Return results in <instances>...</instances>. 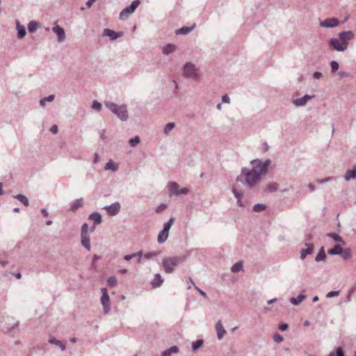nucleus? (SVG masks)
I'll return each mask as SVG.
<instances>
[{
    "label": "nucleus",
    "instance_id": "0e129e2a",
    "mask_svg": "<svg viewBox=\"0 0 356 356\" xmlns=\"http://www.w3.org/2000/svg\"><path fill=\"white\" fill-rule=\"evenodd\" d=\"M195 289L204 298H207V295L204 291H202V289L197 286L195 287Z\"/></svg>",
    "mask_w": 356,
    "mask_h": 356
},
{
    "label": "nucleus",
    "instance_id": "6e6552de",
    "mask_svg": "<svg viewBox=\"0 0 356 356\" xmlns=\"http://www.w3.org/2000/svg\"><path fill=\"white\" fill-rule=\"evenodd\" d=\"M339 40L348 47V42L354 38V33L352 31H342L339 33Z\"/></svg>",
    "mask_w": 356,
    "mask_h": 356
},
{
    "label": "nucleus",
    "instance_id": "a878e982",
    "mask_svg": "<svg viewBox=\"0 0 356 356\" xmlns=\"http://www.w3.org/2000/svg\"><path fill=\"white\" fill-rule=\"evenodd\" d=\"M161 253L159 250L156 251H152V252H143V258L147 259V260H151L153 259L154 257L160 255Z\"/></svg>",
    "mask_w": 356,
    "mask_h": 356
},
{
    "label": "nucleus",
    "instance_id": "bb28decb",
    "mask_svg": "<svg viewBox=\"0 0 356 356\" xmlns=\"http://www.w3.org/2000/svg\"><path fill=\"white\" fill-rule=\"evenodd\" d=\"M168 233L169 232H168L166 229H163L158 235V243H163L165 241H166L168 237Z\"/></svg>",
    "mask_w": 356,
    "mask_h": 356
},
{
    "label": "nucleus",
    "instance_id": "7c9ffc66",
    "mask_svg": "<svg viewBox=\"0 0 356 356\" xmlns=\"http://www.w3.org/2000/svg\"><path fill=\"white\" fill-rule=\"evenodd\" d=\"M342 257L343 260H348L353 257L351 250L350 248H341V253L339 254Z\"/></svg>",
    "mask_w": 356,
    "mask_h": 356
},
{
    "label": "nucleus",
    "instance_id": "c03bdc74",
    "mask_svg": "<svg viewBox=\"0 0 356 356\" xmlns=\"http://www.w3.org/2000/svg\"><path fill=\"white\" fill-rule=\"evenodd\" d=\"M203 344V341L201 339L197 340L192 345V350L193 352H196L199 348H200Z\"/></svg>",
    "mask_w": 356,
    "mask_h": 356
},
{
    "label": "nucleus",
    "instance_id": "5fc2aeb1",
    "mask_svg": "<svg viewBox=\"0 0 356 356\" xmlns=\"http://www.w3.org/2000/svg\"><path fill=\"white\" fill-rule=\"evenodd\" d=\"M330 67L332 72H336L337 70H339V65L337 61L332 60L330 63Z\"/></svg>",
    "mask_w": 356,
    "mask_h": 356
},
{
    "label": "nucleus",
    "instance_id": "0eeeda50",
    "mask_svg": "<svg viewBox=\"0 0 356 356\" xmlns=\"http://www.w3.org/2000/svg\"><path fill=\"white\" fill-rule=\"evenodd\" d=\"M184 75L187 78L197 79L195 66L191 63H187L184 67Z\"/></svg>",
    "mask_w": 356,
    "mask_h": 356
},
{
    "label": "nucleus",
    "instance_id": "ea45409f",
    "mask_svg": "<svg viewBox=\"0 0 356 356\" xmlns=\"http://www.w3.org/2000/svg\"><path fill=\"white\" fill-rule=\"evenodd\" d=\"M55 98V96L54 95H49L47 97H45L40 100V104L41 106H44L46 102H53Z\"/></svg>",
    "mask_w": 356,
    "mask_h": 356
},
{
    "label": "nucleus",
    "instance_id": "72a5a7b5",
    "mask_svg": "<svg viewBox=\"0 0 356 356\" xmlns=\"http://www.w3.org/2000/svg\"><path fill=\"white\" fill-rule=\"evenodd\" d=\"M342 247L337 244L333 248L329 249L327 253L331 255H339L341 253Z\"/></svg>",
    "mask_w": 356,
    "mask_h": 356
},
{
    "label": "nucleus",
    "instance_id": "79ce46f5",
    "mask_svg": "<svg viewBox=\"0 0 356 356\" xmlns=\"http://www.w3.org/2000/svg\"><path fill=\"white\" fill-rule=\"evenodd\" d=\"M278 189V184L276 183H271L266 186V190L270 193L275 192Z\"/></svg>",
    "mask_w": 356,
    "mask_h": 356
},
{
    "label": "nucleus",
    "instance_id": "1a4fd4ad",
    "mask_svg": "<svg viewBox=\"0 0 356 356\" xmlns=\"http://www.w3.org/2000/svg\"><path fill=\"white\" fill-rule=\"evenodd\" d=\"M330 45L337 51H344L348 49L347 45L343 44L339 38H333L330 40Z\"/></svg>",
    "mask_w": 356,
    "mask_h": 356
},
{
    "label": "nucleus",
    "instance_id": "3c124183",
    "mask_svg": "<svg viewBox=\"0 0 356 356\" xmlns=\"http://www.w3.org/2000/svg\"><path fill=\"white\" fill-rule=\"evenodd\" d=\"M102 104L98 102L97 101H94L92 106H91V108L94 110H97L98 111H99L101 109H102Z\"/></svg>",
    "mask_w": 356,
    "mask_h": 356
},
{
    "label": "nucleus",
    "instance_id": "e433bc0d",
    "mask_svg": "<svg viewBox=\"0 0 356 356\" xmlns=\"http://www.w3.org/2000/svg\"><path fill=\"white\" fill-rule=\"evenodd\" d=\"M175 127V122H168V124H165V126L163 129V133L166 136H168Z\"/></svg>",
    "mask_w": 356,
    "mask_h": 356
},
{
    "label": "nucleus",
    "instance_id": "e2e57ef3",
    "mask_svg": "<svg viewBox=\"0 0 356 356\" xmlns=\"http://www.w3.org/2000/svg\"><path fill=\"white\" fill-rule=\"evenodd\" d=\"M230 99L229 97L225 95L222 97V103H229Z\"/></svg>",
    "mask_w": 356,
    "mask_h": 356
},
{
    "label": "nucleus",
    "instance_id": "39448f33",
    "mask_svg": "<svg viewBox=\"0 0 356 356\" xmlns=\"http://www.w3.org/2000/svg\"><path fill=\"white\" fill-rule=\"evenodd\" d=\"M140 1L139 0H134L129 6L124 8L120 13L119 18L120 20H126L129 16L134 13L136 9L140 5Z\"/></svg>",
    "mask_w": 356,
    "mask_h": 356
},
{
    "label": "nucleus",
    "instance_id": "f257e3e1",
    "mask_svg": "<svg viewBox=\"0 0 356 356\" xmlns=\"http://www.w3.org/2000/svg\"><path fill=\"white\" fill-rule=\"evenodd\" d=\"M261 176L256 172L246 167L241 168V174L236 177V181L252 189L260 181Z\"/></svg>",
    "mask_w": 356,
    "mask_h": 356
},
{
    "label": "nucleus",
    "instance_id": "603ef678",
    "mask_svg": "<svg viewBox=\"0 0 356 356\" xmlns=\"http://www.w3.org/2000/svg\"><path fill=\"white\" fill-rule=\"evenodd\" d=\"M88 224L87 223L83 224V225L81 226V236L88 235Z\"/></svg>",
    "mask_w": 356,
    "mask_h": 356
},
{
    "label": "nucleus",
    "instance_id": "052dcab7",
    "mask_svg": "<svg viewBox=\"0 0 356 356\" xmlns=\"http://www.w3.org/2000/svg\"><path fill=\"white\" fill-rule=\"evenodd\" d=\"M289 327V325L287 323H282L279 325V329L282 331H286Z\"/></svg>",
    "mask_w": 356,
    "mask_h": 356
},
{
    "label": "nucleus",
    "instance_id": "7ed1b4c3",
    "mask_svg": "<svg viewBox=\"0 0 356 356\" xmlns=\"http://www.w3.org/2000/svg\"><path fill=\"white\" fill-rule=\"evenodd\" d=\"M105 106L115 114L120 120L126 121L129 118L127 106L124 104L118 105L112 102H106Z\"/></svg>",
    "mask_w": 356,
    "mask_h": 356
},
{
    "label": "nucleus",
    "instance_id": "6ab92c4d",
    "mask_svg": "<svg viewBox=\"0 0 356 356\" xmlns=\"http://www.w3.org/2000/svg\"><path fill=\"white\" fill-rule=\"evenodd\" d=\"M83 206V199L79 198L75 200L71 204L70 211L72 212H75L79 208H81Z\"/></svg>",
    "mask_w": 356,
    "mask_h": 356
},
{
    "label": "nucleus",
    "instance_id": "ddd939ff",
    "mask_svg": "<svg viewBox=\"0 0 356 356\" xmlns=\"http://www.w3.org/2000/svg\"><path fill=\"white\" fill-rule=\"evenodd\" d=\"M102 35L108 37V38H110L111 40H113L118 38L122 37L123 35V33L122 32H115L113 30H111L108 29H105L103 31Z\"/></svg>",
    "mask_w": 356,
    "mask_h": 356
},
{
    "label": "nucleus",
    "instance_id": "49530a36",
    "mask_svg": "<svg viewBox=\"0 0 356 356\" xmlns=\"http://www.w3.org/2000/svg\"><path fill=\"white\" fill-rule=\"evenodd\" d=\"M133 254V257L134 258H138V264H142L143 261H142V257H143V252L142 250H140L138 252H134L132 253Z\"/></svg>",
    "mask_w": 356,
    "mask_h": 356
},
{
    "label": "nucleus",
    "instance_id": "412c9836",
    "mask_svg": "<svg viewBox=\"0 0 356 356\" xmlns=\"http://www.w3.org/2000/svg\"><path fill=\"white\" fill-rule=\"evenodd\" d=\"M356 179V166L354 165L352 169L348 170L344 175V179L346 181L350 179Z\"/></svg>",
    "mask_w": 356,
    "mask_h": 356
},
{
    "label": "nucleus",
    "instance_id": "2f4dec72",
    "mask_svg": "<svg viewBox=\"0 0 356 356\" xmlns=\"http://www.w3.org/2000/svg\"><path fill=\"white\" fill-rule=\"evenodd\" d=\"M40 27V24L38 22L35 21H31L28 24V30L30 33H33L36 31V30Z\"/></svg>",
    "mask_w": 356,
    "mask_h": 356
},
{
    "label": "nucleus",
    "instance_id": "13d9d810",
    "mask_svg": "<svg viewBox=\"0 0 356 356\" xmlns=\"http://www.w3.org/2000/svg\"><path fill=\"white\" fill-rule=\"evenodd\" d=\"M323 77V74L320 72H314L313 74V78L315 79H321Z\"/></svg>",
    "mask_w": 356,
    "mask_h": 356
},
{
    "label": "nucleus",
    "instance_id": "4c0bfd02",
    "mask_svg": "<svg viewBox=\"0 0 356 356\" xmlns=\"http://www.w3.org/2000/svg\"><path fill=\"white\" fill-rule=\"evenodd\" d=\"M325 259H326V254L324 252L323 247H322L320 249L318 253L317 254V255H316V257L315 258V261H317V262H319V261H324Z\"/></svg>",
    "mask_w": 356,
    "mask_h": 356
},
{
    "label": "nucleus",
    "instance_id": "473e14b6",
    "mask_svg": "<svg viewBox=\"0 0 356 356\" xmlns=\"http://www.w3.org/2000/svg\"><path fill=\"white\" fill-rule=\"evenodd\" d=\"M13 197L20 201L25 207H28L29 205L28 198L24 195L17 194L14 195Z\"/></svg>",
    "mask_w": 356,
    "mask_h": 356
},
{
    "label": "nucleus",
    "instance_id": "423d86ee",
    "mask_svg": "<svg viewBox=\"0 0 356 356\" xmlns=\"http://www.w3.org/2000/svg\"><path fill=\"white\" fill-rule=\"evenodd\" d=\"M101 304L103 307L104 313L108 314L111 311V300L106 288L102 289Z\"/></svg>",
    "mask_w": 356,
    "mask_h": 356
},
{
    "label": "nucleus",
    "instance_id": "6e6d98bb",
    "mask_svg": "<svg viewBox=\"0 0 356 356\" xmlns=\"http://www.w3.org/2000/svg\"><path fill=\"white\" fill-rule=\"evenodd\" d=\"M339 293H340V291H330L328 292L327 294H326V297L328 298H332V297H336V296H338L339 295Z\"/></svg>",
    "mask_w": 356,
    "mask_h": 356
},
{
    "label": "nucleus",
    "instance_id": "f8f14e48",
    "mask_svg": "<svg viewBox=\"0 0 356 356\" xmlns=\"http://www.w3.org/2000/svg\"><path fill=\"white\" fill-rule=\"evenodd\" d=\"M339 24V21L336 17L327 18L320 22V26L323 28H334L338 26Z\"/></svg>",
    "mask_w": 356,
    "mask_h": 356
},
{
    "label": "nucleus",
    "instance_id": "4be33fe9",
    "mask_svg": "<svg viewBox=\"0 0 356 356\" xmlns=\"http://www.w3.org/2000/svg\"><path fill=\"white\" fill-rule=\"evenodd\" d=\"M232 193H234L235 197L237 199V204L239 207H243L244 204L241 200L242 197L243 195V193L238 191L234 186L232 188Z\"/></svg>",
    "mask_w": 356,
    "mask_h": 356
},
{
    "label": "nucleus",
    "instance_id": "680f3d73",
    "mask_svg": "<svg viewBox=\"0 0 356 356\" xmlns=\"http://www.w3.org/2000/svg\"><path fill=\"white\" fill-rule=\"evenodd\" d=\"M335 356H345L342 348L339 347L337 349Z\"/></svg>",
    "mask_w": 356,
    "mask_h": 356
},
{
    "label": "nucleus",
    "instance_id": "5701e85b",
    "mask_svg": "<svg viewBox=\"0 0 356 356\" xmlns=\"http://www.w3.org/2000/svg\"><path fill=\"white\" fill-rule=\"evenodd\" d=\"M179 353V348L177 346H173L170 348L163 351L161 356H171L172 354H177Z\"/></svg>",
    "mask_w": 356,
    "mask_h": 356
},
{
    "label": "nucleus",
    "instance_id": "cd10ccee",
    "mask_svg": "<svg viewBox=\"0 0 356 356\" xmlns=\"http://www.w3.org/2000/svg\"><path fill=\"white\" fill-rule=\"evenodd\" d=\"M179 191V185L176 182H170L169 184V194L170 195H178Z\"/></svg>",
    "mask_w": 356,
    "mask_h": 356
},
{
    "label": "nucleus",
    "instance_id": "09e8293b",
    "mask_svg": "<svg viewBox=\"0 0 356 356\" xmlns=\"http://www.w3.org/2000/svg\"><path fill=\"white\" fill-rule=\"evenodd\" d=\"M334 180H335V178L334 177H326L325 179H317L316 182L318 184H325V183H327V182H330V181H334Z\"/></svg>",
    "mask_w": 356,
    "mask_h": 356
},
{
    "label": "nucleus",
    "instance_id": "dca6fc26",
    "mask_svg": "<svg viewBox=\"0 0 356 356\" xmlns=\"http://www.w3.org/2000/svg\"><path fill=\"white\" fill-rule=\"evenodd\" d=\"M88 218L91 220H93V222H94V225L92 227V230H94L95 229V226L97 225L100 224L102 221V216L98 212H93V213H90Z\"/></svg>",
    "mask_w": 356,
    "mask_h": 356
},
{
    "label": "nucleus",
    "instance_id": "a18cd8bd",
    "mask_svg": "<svg viewBox=\"0 0 356 356\" xmlns=\"http://www.w3.org/2000/svg\"><path fill=\"white\" fill-rule=\"evenodd\" d=\"M327 236L337 242L343 243L342 238L336 233H330Z\"/></svg>",
    "mask_w": 356,
    "mask_h": 356
},
{
    "label": "nucleus",
    "instance_id": "c756f323",
    "mask_svg": "<svg viewBox=\"0 0 356 356\" xmlns=\"http://www.w3.org/2000/svg\"><path fill=\"white\" fill-rule=\"evenodd\" d=\"M176 50V46L172 44L165 45L162 49V53L168 55Z\"/></svg>",
    "mask_w": 356,
    "mask_h": 356
},
{
    "label": "nucleus",
    "instance_id": "4468645a",
    "mask_svg": "<svg viewBox=\"0 0 356 356\" xmlns=\"http://www.w3.org/2000/svg\"><path fill=\"white\" fill-rule=\"evenodd\" d=\"M52 31L57 35V40L59 42L64 41L65 39V33L62 27L56 25L52 28Z\"/></svg>",
    "mask_w": 356,
    "mask_h": 356
},
{
    "label": "nucleus",
    "instance_id": "9d476101",
    "mask_svg": "<svg viewBox=\"0 0 356 356\" xmlns=\"http://www.w3.org/2000/svg\"><path fill=\"white\" fill-rule=\"evenodd\" d=\"M314 97L315 95H305L300 98L292 99V103L296 107L305 106L309 100L314 99Z\"/></svg>",
    "mask_w": 356,
    "mask_h": 356
},
{
    "label": "nucleus",
    "instance_id": "37998d69",
    "mask_svg": "<svg viewBox=\"0 0 356 356\" xmlns=\"http://www.w3.org/2000/svg\"><path fill=\"white\" fill-rule=\"evenodd\" d=\"M140 141V138L138 136H135L134 138H131L129 140V143L131 147H136Z\"/></svg>",
    "mask_w": 356,
    "mask_h": 356
},
{
    "label": "nucleus",
    "instance_id": "774afa93",
    "mask_svg": "<svg viewBox=\"0 0 356 356\" xmlns=\"http://www.w3.org/2000/svg\"><path fill=\"white\" fill-rule=\"evenodd\" d=\"M132 259H134L132 254H126V255L124 256V259L125 261H130Z\"/></svg>",
    "mask_w": 356,
    "mask_h": 356
},
{
    "label": "nucleus",
    "instance_id": "de8ad7c7",
    "mask_svg": "<svg viewBox=\"0 0 356 356\" xmlns=\"http://www.w3.org/2000/svg\"><path fill=\"white\" fill-rule=\"evenodd\" d=\"M107 283L110 286H115L118 284L117 278L115 276H111L108 278Z\"/></svg>",
    "mask_w": 356,
    "mask_h": 356
},
{
    "label": "nucleus",
    "instance_id": "8fccbe9b",
    "mask_svg": "<svg viewBox=\"0 0 356 356\" xmlns=\"http://www.w3.org/2000/svg\"><path fill=\"white\" fill-rule=\"evenodd\" d=\"M174 221H175V218H170L169 219V220L166 223H165L163 229H166L168 232H169L170 227H172V225L174 223Z\"/></svg>",
    "mask_w": 356,
    "mask_h": 356
},
{
    "label": "nucleus",
    "instance_id": "c85d7f7f",
    "mask_svg": "<svg viewBox=\"0 0 356 356\" xmlns=\"http://www.w3.org/2000/svg\"><path fill=\"white\" fill-rule=\"evenodd\" d=\"M306 298L304 293H300L297 298L292 297L290 298V302L294 305H298L302 301Z\"/></svg>",
    "mask_w": 356,
    "mask_h": 356
},
{
    "label": "nucleus",
    "instance_id": "c9c22d12",
    "mask_svg": "<svg viewBox=\"0 0 356 356\" xmlns=\"http://www.w3.org/2000/svg\"><path fill=\"white\" fill-rule=\"evenodd\" d=\"M104 168L106 170H111L112 171L115 172L118 169V165L115 162L111 160L106 163Z\"/></svg>",
    "mask_w": 356,
    "mask_h": 356
},
{
    "label": "nucleus",
    "instance_id": "2eb2a0df",
    "mask_svg": "<svg viewBox=\"0 0 356 356\" xmlns=\"http://www.w3.org/2000/svg\"><path fill=\"white\" fill-rule=\"evenodd\" d=\"M216 332H217L218 339L221 340L224 337V336L226 333V331H225V330L222 325V321L220 320H219L216 323Z\"/></svg>",
    "mask_w": 356,
    "mask_h": 356
},
{
    "label": "nucleus",
    "instance_id": "9b49d317",
    "mask_svg": "<svg viewBox=\"0 0 356 356\" xmlns=\"http://www.w3.org/2000/svg\"><path fill=\"white\" fill-rule=\"evenodd\" d=\"M104 209L106 210L108 216H113L120 212V204L118 202H115L110 205L105 206Z\"/></svg>",
    "mask_w": 356,
    "mask_h": 356
},
{
    "label": "nucleus",
    "instance_id": "aec40b11",
    "mask_svg": "<svg viewBox=\"0 0 356 356\" xmlns=\"http://www.w3.org/2000/svg\"><path fill=\"white\" fill-rule=\"evenodd\" d=\"M163 281L164 280L161 275L159 273H156L154 275L153 280L151 281V284L153 287H160L162 285Z\"/></svg>",
    "mask_w": 356,
    "mask_h": 356
},
{
    "label": "nucleus",
    "instance_id": "f3484780",
    "mask_svg": "<svg viewBox=\"0 0 356 356\" xmlns=\"http://www.w3.org/2000/svg\"><path fill=\"white\" fill-rule=\"evenodd\" d=\"M306 248L302 249L300 251V258L301 259H305L307 255L312 254L313 249H314V245L312 243H305Z\"/></svg>",
    "mask_w": 356,
    "mask_h": 356
},
{
    "label": "nucleus",
    "instance_id": "393cba45",
    "mask_svg": "<svg viewBox=\"0 0 356 356\" xmlns=\"http://www.w3.org/2000/svg\"><path fill=\"white\" fill-rule=\"evenodd\" d=\"M82 245L88 251L90 250V239L89 235L81 236Z\"/></svg>",
    "mask_w": 356,
    "mask_h": 356
},
{
    "label": "nucleus",
    "instance_id": "20e7f679",
    "mask_svg": "<svg viewBox=\"0 0 356 356\" xmlns=\"http://www.w3.org/2000/svg\"><path fill=\"white\" fill-rule=\"evenodd\" d=\"M250 164L252 167V170H256V172L262 176L267 173L268 166L270 164V160L266 159L263 161L260 159H256L251 161Z\"/></svg>",
    "mask_w": 356,
    "mask_h": 356
},
{
    "label": "nucleus",
    "instance_id": "a211bd4d",
    "mask_svg": "<svg viewBox=\"0 0 356 356\" xmlns=\"http://www.w3.org/2000/svg\"><path fill=\"white\" fill-rule=\"evenodd\" d=\"M16 29L17 31V38L19 39H22L26 35V31L25 27L21 25L18 19L15 20Z\"/></svg>",
    "mask_w": 356,
    "mask_h": 356
},
{
    "label": "nucleus",
    "instance_id": "f704fd0d",
    "mask_svg": "<svg viewBox=\"0 0 356 356\" xmlns=\"http://www.w3.org/2000/svg\"><path fill=\"white\" fill-rule=\"evenodd\" d=\"M193 29V27L183 26L179 29H177L175 33L177 35H187Z\"/></svg>",
    "mask_w": 356,
    "mask_h": 356
},
{
    "label": "nucleus",
    "instance_id": "b1692460",
    "mask_svg": "<svg viewBox=\"0 0 356 356\" xmlns=\"http://www.w3.org/2000/svg\"><path fill=\"white\" fill-rule=\"evenodd\" d=\"M49 343L51 344H54L56 346H58V347L60 348V349L63 351L66 349V345L65 343H63V341H59L58 339H56L55 337H51L49 339Z\"/></svg>",
    "mask_w": 356,
    "mask_h": 356
},
{
    "label": "nucleus",
    "instance_id": "864d4df0",
    "mask_svg": "<svg viewBox=\"0 0 356 356\" xmlns=\"http://www.w3.org/2000/svg\"><path fill=\"white\" fill-rule=\"evenodd\" d=\"M273 340L275 342L279 343L283 341L284 338L280 334L276 333L273 335Z\"/></svg>",
    "mask_w": 356,
    "mask_h": 356
},
{
    "label": "nucleus",
    "instance_id": "69168bd1",
    "mask_svg": "<svg viewBox=\"0 0 356 356\" xmlns=\"http://www.w3.org/2000/svg\"><path fill=\"white\" fill-rule=\"evenodd\" d=\"M105 133H106V130H105V129H102V130L99 131L100 138H101L102 140H106V136H105Z\"/></svg>",
    "mask_w": 356,
    "mask_h": 356
},
{
    "label": "nucleus",
    "instance_id": "f03ea898",
    "mask_svg": "<svg viewBox=\"0 0 356 356\" xmlns=\"http://www.w3.org/2000/svg\"><path fill=\"white\" fill-rule=\"evenodd\" d=\"M186 256L165 257L162 259L161 265L167 274L173 273L175 268L186 260Z\"/></svg>",
    "mask_w": 356,
    "mask_h": 356
},
{
    "label": "nucleus",
    "instance_id": "4d7b16f0",
    "mask_svg": "<svg viewBox=\"0 0 356 356\" xmlns=\"http://www.w3.org/2000/svg\"><path fill=\"white\" fill-rule=\"evenodd\" d=\"M166 207V205L165 204H159L155 209V211L156 213H160L161 211H163Z\"/></svg>",
    "mask_w": 356,
    "mask_h": 356
},
{
    "label": "nucleus",
    "instance_id": "bf43d9fd",
    "mask_svg": "<svg viewBox=\"0 0 356 356\" xmlns=\"http://www.w3.org/2000/svg\"><path fill=\"white\" fill-rule=\"evenodd\" d=\"M188 189L187 188H182L181 189H179V192H178V195H186L188 193Z\"/></svg>",
    "mask_w": 356,
    "mask_h": 356
},
{
    "label": "nucleus",
    "instance_id": "a19ab883",
    "mask_svg": "<svg viewBox=\"0 0 356 356\" xmlns=\"http://www.w3.org/2000/svg\"><path fill=\"white\" fill-rule=\"evenodd\" d=\"M266 208V204L257 203L254 205L252 210L254 212H261V211H263L264 210H265Z\"/></svg>",
    "mask_w": 356,
    "mask_h": 356
},
{
    "label": "nucleus",
    "instance_id": "338daca9",
    "mask_svg": "<svg viewBox=\"0 0 356 356\" xmlns=\"http://www.w3.org/2000/svg\"><path fill=\"white\" fill-rule=\"evenodd\" d=\"M50 131L53 134H56L58 132V127L56 124H54L50 128Z\"/></svg>",
    "mask_w": 356,
    "mask_h": 356
},
{
    "label": "nucleus",
    "instance_id": "58836bf2",
    "mask_svg": "<svg viewBox=\"0 0 356 356\" xmlns=\"http://www.w3.org/2000/svg\"><path fill=\"white\" fill-rule=\"evenodd\" d=\"M243 262L241 261H240L236 262L232 266L231 270L233 273H238L243 269Z\"/></svg>",
    "mask_w": 356,
    "mask_h": 356
}]
</instances>
